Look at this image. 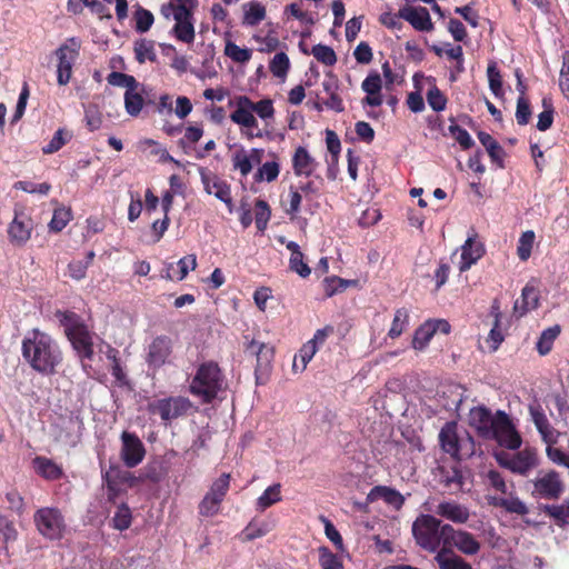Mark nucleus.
Returning a JSON list of instances; mask_svg holds the SVG:
<instances>
[{
	"label": "nucleus",
	"mask_w": 569,
	"mask_h": 569,
	"mask_svg": "<svg viewBox=\"0 0 569 569\" xmlns=\"http://www.w3.org/2000/svg\"><path fill=\"white\" fill-rule=\"evenodd\" d=\"M56 317L59 320L60 325L64 328L66 336H69V333H72L73 330L78 329V327L84 326V323L81 321L80 317L73 311L58 310L56 312Z\"/></svg>",
	"instance_id": "40"
},
{
	"label": "nucleus",
	"mask_w": 569,
	"mask_h": 569,
	"mask_svg": "<svg viewBox=\"0 0 569 569\" xmlns=\"http://www.w3.org/2000/svg\"><path fill=\"white\" fill-rule=\"evenodd\" d=\"M201 180L204 190L209 194H213L216 198L231 207L232 197L230 184L216 174L201 173Z\"/></svg>",
	"instance_id": "18"
},
{
	"label": "nucleus",
	"mask_w": 569,
	"mask_h": 569,
	"mask_svg": "<svg viewBox=\"0 0 569 569\" xmlns=\"http://www.w3.org/2000/svg\"><path fill=\"white\" fill-rule=\"evenodd\" d=\"M198 0H170L160 7L161 16L176 21L172 28L174 38L184 43H192L196 38L193 13Z\"/></svg>",
	"instance_id": "3"
},
{
	"label": "nucleus",
	"mask_w": 569,
	"mask_h": 569,
	"mask_svg": "<svg viewBox=\"0 0 569 569\" xmlns=\"http://www.w3.org/2000/svg\"><path fill=\"white\" fill-rule=\"evenodd\" d=\"M317 162L303 147H298L292 157V168L296 176L310 177L316 170Z\"/></svg>",
	"instance_id": "27"
},
{
	"label": "nucleus",
	"mask_w": 569,
	"mask_h": 569,
	"mask_svg": "<svg viewBox=\"0 0 569 569\" xmlns=\"http://www.w3.org/2000/svg\"><path fill=\"white\" fill-rule=\"evenodd\" d=\"M439 569H473L462 557L456 555L451 548H441L433 558Z\"/></svg>",
	"instance_id": "25"
},
{
	"label": "nucleus",
	"mask_w": 569,
	"mask_h": 569,
	"mask_svg": "<svg viewBox=\"0 0 569 569\" xmlns=\"http://www.w3.org/2000/svg\"><path fill=\"white\" fill-rule=\"evenodd\" d=\"M493 505L503 508L509 513L525 516L529 512L527 505L518 497L498 498L495 499Z\"/></svg>",
	"instance_id": "34"
},
{
	"label": "nucleus",
	"mask_w": 569,
	"mask_h": 569,
	"mask_svg": "<svg viewBox=\"0 0 569 569\" xmlns=\"http://www.w3.org/2000/svg\"><path fill=\"white\" fill-rule=\"evenodd\" d=\"M442 482L446 487L451 488L455 486L456 490H461L463 486V476L461 470L455 466L451 470L442 469Z\"/></svg>",
	"instance_id": "61"
},
{
	"label": "nucleus",
	"mask_w": 569,
	"mask_h": 569,
	"mask_svg": "<svg viewBox=\"0 0 569 569\" xmlns=\"http://www.w3.org/2000/svg\"><path fill=\"white\" fill-rule=\"evenodd\" d=\"M270 531L268 523L251 520L241 532L242 541H252L266 536Z\"/></svg>",
	"instance_id": "43"
},
{
	"label": "nucleus",
	"mask_w": 569,
	"mask_h": 569,
	"mask_svg": "<svg viewBox=\"0 0 569 569\" xmlns=\"http://www.w3.org/2000/svg\"><path fill=\"white\" fill-rule=\"evenodd\" d=\"M191 408L190 399L182 396L157 399L149 402L147 407L148 412L153 416L158 415L166 426L172 420L187 416Z\"/></svg>",
	"instance_id": "6"
},
{
	"label": "nucleus",
	"mask_w": 569,
	"mask_h": 569,
	"mask_svg": "<svg viewBox=\"0 0 569 569\" xmlns=\"http://www.w3.org/2000/svg\"><path fill=\"white\" fill-rule=\"evenodd\" d=\"M121 440V459L126 467L134 468L144 458V446L137 435L128 431L122 432Z\"/></svg>",
	"instance_id": "13"
},
{
	"label": "nucleus",
	"mask_w": 569,
	"mask_h": 569,
	"mask_svg": "<svg viewBox=\"0 0 569 569\" xmlns=\"http://www.w3.org/2000/svg\"><path fill=\"white\" fill-rule=\"evenodd\" d=\"M272 157L274 158V160L267 161L258 168V170L253 174L254 182H272L277 180L280 173V164L276 160L277 156L274 153H272Z\"/></svg>",
	"instance_id": "30"
},
{
	"label": "nucleus",
	"mask_w": 569,
	"mask_h": 569,
	"mask_svg": "<svg viewBox=\"0 0 569 569\" xmlns=\"http://www.w3.org/2000/svg\"><path fill=\"white\" fill-rule=\"evenodd\" d=\"M530 482L532 485L531 497L537 500H558L565 492V483L556 470H541Z\"/></svg>",
	"instance_id": "8"
},
{
	"label": "nucleus",
	"mask_w": 569,
	"mask_h": 569,
	"mask_svg": "<svg viewBox=\"0 0 569 569\" xmlns=\"http://www.w3.org/2000/svg\"><path fill=\"white\" fill-rule=\"evenodd\" d=\"M71 136L63 128H59L48 144L42 147V152L44 154H52L59 151L69 140Z\"/></svg>",
	"instance_id": "50"
},
{
	"label": "nucleus",
	"mask_w": 569,
	"mask_h": 569,
	"mask_svg": "<svg viewBox=\"0 0 569 569\" xmlns=\"http://www.w3.org/2000/svg\"><path fill=\"white\" fill-rule=\"evenodd\" d=\"M540 510L552 518L555 523L563 528L568 525L569 519V501L567 505H541Z\"/></svg>",
	"instance_id": "31"
},
{
	"label": "nucleus",
	"mask_w": 569,
	"mask_h": 569,
	"mask_svg": "<svg viewBox=\"0 0 569 569\" xmlns=\"http://www.w3.org/2000/svg\"><path fill=\"white\" fill-rule=\"evenodd\" d=\"M530 412L542 441L546 445H556L561 433L552 427L545 412L541 409L533 408H531Z\"/></svg>",
	"instance_id": "22"
},
{
	"label": "nucleus",
	"mask_w": 569,
	"mask_h": 569,
	"mask_svg": "<svg viewBox=\"0 0 569 569\" xmlns=\"http://www.w3.org/2000/svg\"><path fill=\"white\" fill-rule=\"evenodd\" d=\"M361 89L367 93L362 99V104L370 107H380L382 104V80L377 71H372L366 77L361 83Z\"/></svg>",
	"instance_id": "19"
},
{
	"label": "nucleus",
	"mask_w": 569,
	"mask_h": 569,
	"mask_svg": "<svg viewBox=\"0 0 569 569\" xmlns=\"http://www.w3.org/2000/svg\"><path fill=\"white\" fill-rule=\"evenodd\" d=\"M383 500L386 505L392 507L396 510H400L405 505V497L400 491L388 486H375L366 498V503L359 505L360 508L376 502L377 500Z\"/></svg>",
	"instance_id": "15"
},
{
	"label": "nucleus",
	"mask_w": 569,
	"mask_h": 569,
	"mask_svg": "<svg viewBox=\"0 0 569 569\" xmlns=\"http://www.w3.org/2000/svg\"><path fill=\"white\" fill-rule=\"evenodd\" d=\"M427 102L433 111L440 112L446 109L448 99L437 86H432L427 91Z\"/></svg>",
	"instance_id": "54"
},
{
	"label": "nucleus",
	"mask_w": 569,
	"mask_h": 569,
	"mask_svg": "<svg viewBox=\"0 0 569 569\" xmlns=\"http://www.w3.org/2000/svg\"><path fill=\"white\" fill-rule=\"evenodd\" d=\"M452 547L466 556H475L480 551L481 543L471 532L461 530L456 535Z\"/></svg>",
	"instance_id": "28"
},
{
	"label": "nucleus",
	"mask_w": 569,
	"mask_h": 569,
	"mask_svg": "<svg viewBox=\"0 0 569 569\" xmlns=\"http://www.w3.org/2000/svg\"><path fill=\"white\" fill-rule=\"evenodd\" d=\"M243 19L242 23L246 26H258L266 18V7L257 1H251L242 4Z\"/></svg>",
	"instance_id": "29"
},
{
	"label": "nucleus",
	"mask_w": 569,
	"mask_h": 569,
	"mask_svg": "<svg viewBox=\"0 0 569 569\" xmlns=\"http://www.w3.org/2000/svg\"><path fill=\"white\" fill-rule=\"evenodd\" d=\"M69 341L71 342L73 349L77 351L79 356L82 367L86 369V361H91L94 355L93 351V341L90 331L87 326L78 327V329L73 330L72 333L67 336Z\"/></svg>",
	"instance_id": "14"
},
{
	"label": "nucleus",
	"mask_w": 569,
	"mask_h": 569,
	"mask_svg": "<svg viewBox=\"0 0 569 569\" xmlns=\"http://www.w3.org/2000/svg\"><path fill=\"white\" fill-rule=\"evenodd\" d=\"M33 522L38 532L48 540H60L64 535L66 521L58 508H39L33 515Z\"/></svg>",
	"instance_id": "5"
},
{
	"label": "nucleus",
	"mask_w": 569,
	"mask_h": 569,
	"mask_svg": "<svg viewBox=\"0 0 569 569\" xmlns=\"http://www.w3.org/2000/svg\"><path fill=\"white\" fill-rule=\"evenodd\" d=\"M318 555L321 569H345L341 558L333 553L328 547H319Z\"/></svg>",
	"instance_id": "38"
},
{
	"label": "nucleus",
	"mask_w": 569,
	"mask_h": 569,
	"mask_svg": "<svg viewBox=\"0 0 569 569\" xmlns=\"http://www.w3.org/2000/svg\"><path fill=\"white\" fill-rule=\"evenodd\" d=\"M230 480H231L230 473H227V472L222 473L218 479H216L212 482V485L209 489V492L211 493V496H216L217 498H220L223 500L229 491Z\"/></svg>",
	"instance_id": "62"
},
{
	"label": "nucleus",
	"mask_w": 569,
	"mask_h": 569,
	"mask_svg": "<svg viewBox=\"0 0 569 569\" xmlns=\"http://www.w3.org/2000/svg\"><path fill=\"white\" fill-rule=\"evenodd\" d=\"M79 41L76 38H70L67 43L61 44L54 51L58 59L57 82L59 86H66L71 80L72 67L79 57Z\"/></svg>",
	"instance_id": "9"
},
{
	"label": "nucleus",
	"mask_w": 569,
	"mask_h": 569,
	"mask_svg": "<svg viewBox=\"0 0 569 569\" xmlns=\"http://www.w3.org/2000/svg\"><path fill=\"white\" fill-rule=\"evenodd\" d=\"M542 104L545 107V110L539 113L537 122V129L539 131L548 130L553 123L555 110L552 108V104L548 103L546 98L542 100Z\"/></svg>",
	"instance_id": "64"
},
{
	"label": "nucleus",
	"mask_w": 569,
	"mask_h": 569,
	"mask_svg": "<svg viewBox=\"0 0 569 569\" xmlns=\"http://www.w3.org/2000/svg\"><path fill=\"white\" fill-rule=\"evenodd\" d=\"M409 323V311L406 308H399L395 312L388 337L396 339L402 335Z\"/></svg>",
	"instance_id": "36"
},
{
	"label": "nucleus",
	"mask_w": 569,
	"mask_h": 569,
	"mask_svg": "<svg viewBox=\"0 0 569 569\" xmlns=\"http://www.w3.org/2000/svg\"><path fill=\"white\" fill-rule=\"evenodd\" d=\"M496 459L499 466L520 476H527L538 465L537 455L531 449H523L511 457L501 452L496 455Z\"/></svg>",
	"instance_id": "10"
},
{
	"label": "nucleus",
	"mask_w": 569,
	"mask_h": 569,
	"mask_svg": "<svg viewBox=\"0 0 569 569\" xmlns=\"http://www.w3.org/2000/svg\"><path fill=\"white\" fill-rule=\"evenodd\" d=\"M224 376L216 361H204L189 385V392L199 398L202 403H211L223 389Z\"/></svg>",
	"instance_id": "4"
},
{
	"label": "nucleus",
	"mask_w": 569,
	"mask_h": 569,
	"mask_svg": "<svg viewBox=\"0 0 569 569\" xmlns=\"http://www.w3.org/2000/svg\"><path fill=\"white\" fill-rule=\"evenodd\" d=\"M515 116L519 126H526L529 123L532 111L530 102L526 97H518Z\"/></svg>",
	"instance_id": "58"
},
{
	"label": "nucleus",
	"mask_w": 569,
	"mask_h": 569,
	"mask_svg": "<svg viewBox=\"0 0 569 569\" xmlns=\"http://www.w3.org/2000/svg\"><path fill=\"white\" fill-rule=\"evenodd\" d=\"M311 54L322 64L331 67L337 62L335 50L326 44H316L311 49Z\"/></svg>",
	"instance_id": "48"
},
{
	"label": "nucleus",
	"mask_w": 569,
	"mask_h": 569,
	"mask_svg": "<svg viewBox=\"0 0 569 569\" xmlns=\"http://www.w3.org/2000/svg\"><path fill=\"white\" fill-rule=\"evenodd\" d=\"M107 81L113 87L127 88V90L137 89L139 84L133 76L119 71L110 72L107 77Z\"/></svg>",
	"instance_id": "51"
},
{
	"label": "nucleus",
	"mask_w": 569,
	"mask_h": 569,
	"mask_svg": "<svg viewBox=\"0 0 569 569\" xmlns=\"http://www.w3.org/2000/svg\"><path fill=\"white\" fill-rule=\"evenodd\" d=\"M130 472L122 470L119 466H110L108 470L102 473L104 482L113 481L114 485H122L129 481Z\"/></svg>",
	"instance_id": "60"
},
{
	"label": "nucleus",
	"mask_w": 569,
	"mask_h": 569,
	"mask_svg": "<svg viewBox=\"0 0 569 569\" xmlns=\"http://www.w3.org/2000/svg\"><path fill=\"white\" fill-rule=\"evenodd\" d=\"M244 352L256 357L257 365L254 375L259 382L262 376L268 375L270 371L271 362L274 357V348L270 343L252 339L244 343Z\"/></svg>",
	"instance_id": "11"
},
{
	"label": "nucleus",
	"mask_w": 569,
	"mask_h": 569,
	"mask_svg": "<svg viewBox=\"0 0 569 569\" xmlns=\"http://www.w3.org/2000/svg\"><path fill=\"white\" fill-rule=\"evenodd\" d=\"M469 425L485 440H495L509 450L520 448L522 440L509 416L498 410L495 415L485 406H478L469 412Z\"/></svg>",
	"instance_id": "1"
},
{
	"label": "nucleus",
	"mask_w": 569,
	"mask_h": 569,
	"mask_svg": "<svg viewBox=\"0 0 569 569\" xmlns=\"http://www.w3.org/2000/svg\"><path fill=\"white\" fill-rule=\"evenodd\" d=\"M231 161L233 170H238L243 178L252 171L253 166L244 150L236 151L231 157Z\"/></svg>",
	"instance_id": "55"
},
{
	"label": "nucleus",
	"mask_w": 569,
	"mask_h": 569,
	"mask_svg": "<svg viewBox=\"0 0 569 569\" xmlns=\"http://www.w3.org/2000/svg\"><path fill=\"white\" fill-rule=\"evenodd\" d=\"M560 333V327L558 325L545 329L536 345L537 351L540 356L548 355L553 346L555 340Z\"/></svg>",
	"instance_id": "33"
},
{
	"label": "nucleus",
	"mask_w": 569,
	"mask_h": 569,
	"mask_svg": "<svg viewBox=\"0 0 569 569\" xmlns=\"http://www.w3.org/2000/svg\"><path fill=\"white\" fill-rule=\"evenodd\" d=\"M441 520L431 515H420L412 523V535L417 545L426 551L438 552Z\"/></svg>",
	"instance_id": "7"
},
{
	"label": "nucleus",
	"mask_w": 569,
	"mask_h": 569,
	"mask_svg": "<svg viewBox=\"0 0 569 569\" xmlns=\"http://www.w3.org/2000/svg\"><path fill=\"white\" fill-rule=\"evenodd\" d=\"M32 465L37 475L46 480L54 481L63 477L62 467L50 458L37 456L33 458Z\"/></svg>",
	"instance_id": "24"
},
{
	"label": "nucleus",
	"mask_w": 569,
	"mask_h": 569,
	"mask_svg": "<svg viewBox=\"0 0 569 569\" xmlns=\"http://www.w3.org/2000/svg\"><path fill=\"white\" fill-rule=\"evenodd\" d=\"M290 68V60L284 52L277 53L270 61V72L277 78H284Z\"/></svg>",
	"instance_id": "52"
},
{
	"label": "nucleus",
	"mask_w": 569,
	"mask_h": 569,
	"mask_svg": "<svg viewBox=\"0 0 569 569\" xmlns=\"http://www.w3.org/2000/svg\"><path fill=\"white\" fill-rule=\"evenodd\" d=\"M533 241L535 232L531 230H528L520 236L517 247V253L521 261H527L530 258Z\"/></svg>",
	"instance_id": "56"
},
{
	"label": "nucleus",
	"mask_w": 569,
	"mask_h": 569,
	"mask_svg": "<svg viewBox=\"0 0 569 569\" xmlns=\"http://www.w3.org/2000/svg\"><path fill=\"white\" fill-rule=\"evenodd\" d=\"M222 501V499L211 496L208 491L199 503V515L203 517H213L218 515Z\"/></svg>",
	"instance_id": "44"
},
{
	"label": "nucleus",
	"mask_w": 569,
	"mask_h": 569,
	"mask_svg": "<svg viewBox=\"0 0 569 569\" xmlns=\"http://www.w3.org/2000/svg\"><path fill=\"white\" fill-rule=\"evenodd\" d=\"M436 513L455 523H466L470 513L467 507L456 501H442L436 508Z\"/></svg>",
	"instance_id": "23"
},
{
	"label": "nucleus",
	"mask_w": 569,
	"mask_h": 569,
	"mask_svg": "<svg viewBox=\"0 0 569 569\" xmlns=\"http://www.w3.org/2000/svg\"><path fill=\"white\" fill-rule=\"evenodd\" d=\"M136 60L143 63L146 60L154 62L157 54L154 52V43L152 40L140 39L134 42Z\"/></svg>",
	"instance_id": "35"
},
{
	"label": "nucleus",
	"mask_w": 569,
	"mask_h": 569,
	"mask_svg": "<svg viewBox=\"0 0 569 569\" xmlns=\"http://www.w3.org/2000/svg\"><path fill=\"white\" fill-rule=\"evenodd\" d=\"M32 229L31 218L23 212H16L8 228L10 241L17 246L24 244L30 239Z\"/></svg>",
	"instance_id": "16"
},
{
	"label": "nucleus",
	"mask_w": 569,
	"mask_h": 569,
	"mask_svg": "<svg viewBox=\"0 0 569 569\" xmlns=\"http://www.w3.org/2000/svg\"><path fill=\"white\" fill-rule=\"evenodd\" d=\"M244 99H248L247 96H239L236 98L237 109L230 114V119L232 122L242 126L244 128H257L258 121L253 116V111L244 103Z\"/></svg>",
	"instance_id": "26"
},
{
	"label": "nucleus",
	"mask_w": 569,
	"mask_h": 569,
	"mask_svg": "<svg viewBox=\"0 0 569 569\" xmlns=\"http://www.w3.org/2000/svg\"><path fill=\"white\" fill-rule=\"evenodd\" d=\"M143 107V98L140 93L136 92V89L126 90L124 92V108L126 111L137 117Z\"/></svg>",
	"instance_id": "46"
},
{
	"label": "nucleus",
	"mask_w": 569,
	"mask_h": 569,
	"mask_svg": "<svg viewBox=\"0 0 569 569\" xmlns=\"http://www.w3.org/2000/svg\"><path fill=\"white\" fill-rule=\"evenodd\" d=\"M244 103L251 108L261 119H270L274 114L273 102L271 99H262L258 102H253L249 97L243 100Z\"/></svg>",
	"instance_id": "45"
},
{
	"label": "nucleus",
	"mask_w": 569,
	"mask_h": 569,
	"mask_svg": "<svg viewBox=\"0 0 569 569\" xmlns=\"http://www.w3.org/2000/svg\"><path fill=\"white\" fill-rule=\"evenodd\" d=\"M71 210L67 208H58L53 211L51 221L49 222L50 230L54 232L61 231L71 220Z\"/></svg>",
	"instance_id": "57"
},
{
	"label": "nucleus",
	"mask_w": 569,
	"mask_h": 569,
	"mask_svg": "<svg viewBox=\"0 0 569 569\" xmlns=\"http://www.w3.org/2000/svg\"><path fill=\"white\" fill-rule=\"evenodd\" d=\"M224 54L237 63H246L251 59V50L240 48L232 41H228L224 47Z\"/></svg>",
	"instance_id": "49"
},
{
	"label": "nucleus",
	"mask_w": 569,
	"mask_h": 569,
	"mask_svg": "<svg viewBox=\"0 0 569 569\" xmlns=\"http://www.w3.org/2000/svg\"><path fill=\"white\" fill-rule=\"evenodd\" d=\"M435 335V329H431L430 320L421 325L413 335L412 348L416 350H422L429 343Z\"/></svg>",
	"instance_id": "42"
},
{
	"label": "nucleus",
	"mask_w": 569,
	"mask_h": 569,
	"mask_svg": "<svg viewBox=\"0 0 569 569\" xmlns=\"http://www.w3.org/2000/svg\"><path fill=\"white\" fill-rule=\"evenodd\" d=\"M487 77L489 82V89L496 98H502L505 96L503 81L500 70L498 69L496 61H490L487 67Z\"/></svg>",
	"instance_id": "32"
},
{
	"label": "nucleus",
	"mask_w": 569,
	"mask_h": 569,
	"mask_svg": "<svg viewBox=\"0 0 569 569\" xmlns=\"http://www.w3.org/2000/svg\"><path fill=\"white\" fill-rule=\"evenodd\" d=\"M351 282L352 281L345 280L337 276L325 278V280L322 281V287L326 297L330 298L336 293L345 291Z\"/></svg>",
	"instance_id": "47"
},
{
	"label": "nucleus",
	"mask_w": 569,
	"mask_h": 569,
	"mask_svg": "<svg viewBox=\"0 0 569 569\" xmlns=\"http://www.w3.org/2000/svg\"><path fill=\"white\" fill-rule=\"evenodd\" d=\"M172 352V339L166 335L157 336L148 346L146 362L153 370H158L170 361Z\"/></svg>",
	"instance_id": "12"
},
{
	"label": "nucleus",
	"mask_w": 569,
	"mask_h": 569,
	"mask_svg": "<svg viewBox=\"0 0 569 569\" xmlns=\"http://www.w3.org/2000/svg\"><path fill=\"white\" fill-rule=\"evenodd\" d=\"M439 442L441 449L453 459L460 460V445L455 421L446 422L439 432Z\"/></svg>",
	"instance_id": "20"
},
{
	"label": "nucleus",
	"mask_w": 569,
	"mask_h": 569,
	"mask_svg": "<svg viewBox=\"0 0 569 569\" xmlns=\"http://www.w3.org/2000/svg\"><path fill=\"white\" fill-rule=\"evenodd\" d=\"M21 353L30 368L42 376L54 375L63 361L58 342L39 329H32L23 337Z\"/></svg>",
	"instance_id": "2"
},
{
	"label": "nucleus",
	"mask_w": 569,
	"mask_h": 569,
	"mask_svg": "<svg viewBox=\"0 0 569 569\" xmlns=\"http://www.w3.org/2000/svg\"><path fill=\"white\" fill-rule=\"evenodd\" d=\"M132 522V513L129 506L124 502L117 507V511L112 517V527L119 531L127 530Z\"/></svg>",
	"instance_id": "39"
},
{
	"label": "nucleus",
	"mask_w": 569,
	"mask_h": 569,
	"mask_svg": "<svg viewBox=\"0 0 569 569\" xmlns=\"http://www.w3.org/2000/svg\"><path fill=\"white\" fill-rule=\"evenodd\" d=\"M133 19L136 22L134 29L139 33H144V32L149 31L154 21V17H153L152 12L148 9H144L141 6L137 7V9L133 13Z\"/></svg>",
	"instance_id": "41"
},
{
	"label": "nucleus",
	"mask_w": 569,
	"mask_h": 569,
	"mask_svg": "<svg viewBox=\"0 0 569 569\" xmlns=\"http://www.w3.org/2000/svg\"><path fill=\"white\" fill-rule=\"evenodd\" d=\"M279 501H281V485L273 483L272 486H269L257 499V507L260 510H266Z\"/></svg>",
	"instance_id": "37"
},
{
	"label": "nucleus",
	"mask_w": 569,
	"mask_h": 569,
	"mask_svg": "<svg viewBox=\"0 0 569 569\" xmlns=\"http://www.w3.org/2000/svg\"><path fill=\"white\" fill-rule=\"evenodd\" d=\"M461 530L455 529L449 523H440V529L438 531L439 537V549L441 548H451L456 539V535Z\"/></svg>",
	"instance_id": "63"
},
{
	"label": "nucleus",
	"mask_w": 569,
	"mask_h": 569,
	"mask_svg": "<svg viewBox=\"0 0 569 569\" xmlns=\"http://www.w3.org/2000/svg\"><path fill=\"white\" fill-rule=\"evenodd\" d=\"M271 210L267 201L258 199L256 201L254 221L259 231H264L270 220Z\"/></svg>",
	"instance_id": "53"
},
{
	"label": "nucleus",
	"mask_w": 569,
	"mask_h": 569,
	"mask_svg": "<svg viewBox=\"0 0 569 569\" xmlns=\"http://www.w3.org/2000/svg\"><path fill=\"white\" fill-rule=\"evenodd\" d=\"M400 16L418 31H431L433 29L429 11L425 7L405 6L400 9Z\"/></svg>",
	"instance_id": "17"
},
{
	"label": "nucleus",
	"mask_w": 569,
	"mask_h": 569,
	"mask_svg": "<svg viewBox=\"0 0 569 569\" xmlns=\"http://www.w3.org/2000/svg\"><path fill=\"white\" fill-rule=\"evenodd\" d=\"M449 132L463 150H468L473 147L475 141L472 140L471 136L460 126L456 123L450 124Z\"/></svg>",
	"instance_id": "59"
},
{
	"label": "nucleus",
	"mask_w": 569,
	"mask_h": 569,
	"mask_svg": "<svg viewBox=\"0 0 569 569\" xmlns=\"http://www.w3.org/2000/svg\"><path fill=\"white\" fill-rule=\"evenodd\" d=\"M475 237H468L461 247L460 272L469 270L485 254L483 244L476 241Z\"/></svg>",
	"instance_id": "21"
}]
</instances>
